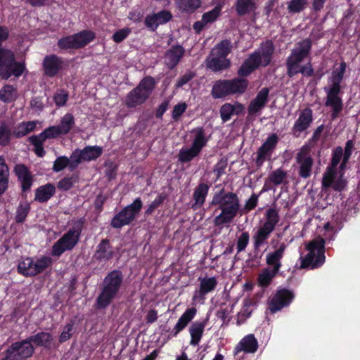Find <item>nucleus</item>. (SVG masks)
Returning a JSON list of instances; mask_svg holds the SVG:
<instances>
[{"label":"nucleus","instance_id":"1","mask_svg":"<svg viewBox=\"0 0 360 360\" xmlns=\"http://www.w3.org/2000/svg\"><path fill=\"white\" fill-rule=\"evenodd\" d=\"M346 70V63L342 62L339 68L335 69L328 79V83L323 90L326 94L325 105L331 110L333 119L338 117L343 109L341 82Z\"/></svg>","mask_w":360,"mask_h":360},{"label":"nucleus","instance_id":"2","mask_svg":"<svg viewBox=\"0 0 360 360\" xmlns=\"http://www.w3.org/2000/svg\"><path fill=\"white\" fill-rule=\"evenodd\" d=\"M311 48V41L309 39L297 42L286 60L288 75L290 77L298 73L310 77L314 74V69L310 63L302 65V61L307 58Z\"/></svg>","mask_w":360,"mask_h":360},{"label":"nucleus","instance_id":"3","mask_svg":"<svg viewBox=\"0 0 360 360\" xmlns=\"http://www.w3.org/2000/svg\"><path fill=\"white\" fill-rule=\"evenodd\" d=\"M342 156V148L336 147L333 151L330 165L323 174L322 179V191L328 193L330 189L341 192L347 186V180L344 179V170L338 167Z\"/></svg>","mask_w":360,"mask_h":360},{"label":"nucleus","instance_id":"4","mask_svg":"<svg viewBox=\"0 0 360 360\" xmlns=\"http://www.w3.org/2000/svg\"><path fill=\"white\" fill-rule=\"evenodd\" d=\"M211 204L218 205L221 210V213L214 219V223L217 226L231 222L240 209V202L237 195L231 192L224 193V191L213 196Z\"/></svg>","mask_w":360,"mask_h":360},{"label":"nucleus","instance_id":"5","mask_svg":"<svg viewBox=\"0 0 360 360\" xmlns=\"http://www.w3.org/2000/svg\"><path fill=\"white\" fill-rule=\"evenodd\" d=\"M274 47L273 43L267 41L262 44L260 48L247 58L238 71L240 77L251 74L259 65L266 66L271 60Z\"/></svg>","mask_w":360,"mask_h":360},{"label":"nucleus","instance_id":"6","mask_svg":"<svg viewBox=\"0 0 360 360\" xmlns=\"http://www.w3.org/2000/svg\"><path fill=\"white\" fill-rule=\"evenodd\" d=\"M122 280V274L117 270H114L106 276L101 292L96 300L98 308H105L116 297Z\"/></svg>","mask_w":360,"mask_h":360},{"label":"nucleus","instance_id":"7","mask_svg":"<svg viewBox=\"0 0 360 360\" xmlns=\"http://www.w3.org/2000/svg\"><path fill=\"white\" fill-rule=\"evenodd\" d=\"M83 230V221H75L71 228L52 246L51 255L60 257L67 251L72 250L79 241Z\"/></svg>","mask_w":360,"mask_h":360},{"label":"nucleus","instance_id":"8","mask_svg":"<svg viewBox=\"0 0 360 360\" xmlns=\"http://www.w3.org/2000/svg\"><path fill=\"white\" fill-rule=\"evenodd\" d=\"M155 85V82L153 77L143 78L139 85L127 95L125 105L128 108H134L143 104L151 94Z\"/></svg>","mask_w":360,"mask_h":360},{"label":"nucleus","instance_id":"9","mask_svg":"<svg viewBox=\"0 0 360 360\" xmlns=\"http://www.w3.org/2000/svg\"><path fill=\"white\" fill-rule=\"evenodd\" d=\"M25 69V64L15 60L14 53L9 49L0 50V75L7 79L12 75L20 77Z\"/></svg>","mask_w":360,"mask_h":360},{"label":"nucleus","instance_id":"10","mask_svg":"<svg viewBox=\"0 0 360 360\" xmlns=\"http://www.w3.org/2000/svg\"><path fill=\"white\" fill-rule=\"evenodd\" d=\"M307 250L309 252L308 254L304 257H302V268L315 269L324 263V240L323 239H317L309 243Z\"/></svg>","mask_w":360,"mask_h":360},{"label":"nucleus","instance_id":"11","mask_svg":"<svg viewBox=\"0 0 360 360\" xmlns=\"http://www.w3.org/2000/svg\"><path fill=\"white\" fill-rule=\"evenodd\" d=\"M52 262L49 257H41L37 259L25 257L19 262L18 271L25 276H33L46 269Z\"/></svg>","mask_w":360,"mask_h":360},{"label":"nucleus","instance_id":"12","mask_svg":"<svg viewBox=\"0 0 360 360\" xmlns=\"http://www.w3.org/2000/svg\"><path fill=\"white\" fill-rule=\"evenodd\" d=\"M143 206L141 198H136L134 202L126 206L122 211L116 214L111 221V226L119 229L131 223L139 212Z\"/></svg>","mask_w":360,"mask_h":360},{"label":"nucleus","instance_id":"13","mask_svg":"<svg viewBox=\"0 0 360 360\" xmlns=\"http://www.w3.org/2000/svg\"><path fill=\"white\" fill-rule=\"evenodd\" d=\"M102 154V148L99 146H86L82 150L77 149L72 153V165L73 168L82 162H89L97 159Z\"/></svg>","mask_w":360,"mask_h":360},{"label":"nucleus","instance_id":"14","mask_svg":"<svg viewBox=\"0 0 360 360\" xmlns=\"http://www.w3.org/2000/svg\"><path fill=\"white\" fill-rule=\"evenodd\" d=\"M278 142V136L276 134H272L258 148L255 160V163L257 167H260L265 161L271 160Z\"/></svg>","mask_w":360,"mask_h":360},{"label":"nucleus","instance_id":"15","mask_svg":"<svg viewBox=\"0 0 360 360\" xmlns=\"http://www.w3.org/2000/svg\"><path fill=\"white\" fill-rule=\"evenodd\" d=\"M34 348L31 345V341L27 340L22 342L14 343L11 348L7 350L5 360H23L32 356Z\"/></svg>","mask_w":360,"mask_h":360},{"label":"nucleus","instance_id":"16","mask_svg":"<svg viewBox=\"0 0 360 360\" xmlns=\"http://www.w3.org/2000/svg\"><path fill=\"white\" fill-rule=\"evenodd\" d=\"M294 298L293 293L286 289L278 290L269 301V309L271 313H276L283 307L288 306Z\"/></svg>","mask_w":360,"mask_h":360},{"label":"nucleus","instance_id":"17","mask_svg":"<svg viewBox=\"0 0 360 360\" xmlns=\"http://www.w3.org/2000/svg\"><path fill=\"white\" fill-rule=\"evenodd\" d=\"M299 165V174L302 178H308L311 174L313 159L307 147H302L296 157Z\"/></svg>","mask_w":360,"mask_h":360},{"label":"nucleus","instance_id":"18","mask_svg":"<svg viewBox=\"0 0 360 360\" xmlns=\"http://www.w3.org/2000/svg\"><path fill=\"white\" fill-rule=\"evenodd\" d=\"M312 120V110L310 108L301 110L292 128V135L295 137L300 136L302 132L310 127Z\"/></svg>","mask_w":360,"mask_h":360},{"label":"nucleus","instance_id":"19","mask_svg":"<svg viewBox=\"0 0 360 360\" xmlns=\"http://www.w3.org/2000/svg\"><path fill=\"white\" fill-rule=\"evenodd\" d=\"M63 65V60L54 54L46 56L43 60L44 74L50 77L56 76Z\"/></svg>","mask_w":360,"mask_h":360},{"label":"nucleus","instance_id":"20","mask_svg":"<svg viewBox=\"0 0 360 360\" xmlns=\"http://www.w3.org/2000/svg\"><path fill=\"white\" fill-rule=\"evenodd\" d=\"M172 13L166 10L148 15L145 18L146 26L151 31H155L160 25L165 24L172 19Z\"/></svg>","mask_w":360,"mask_h":360},{"label":"nucleus","instance_id":"21","mask_svg":"<svg viewBox=\"0 0 360 360\" xmlns=\"http://www.w3.org/2000/svg\"><path fill=\"white\" fill-rule=\"evenodd\" d=\"M269 90L268 88H262L252 99L248 106V110L250 115H257L266 105L268 101Z\"/></svg>","mask_w":360,"mask_h":360},{"label":"nucleus","instance_id":"22","mask_svg":"<svg viewBox=\"0 0 360 360\" xmlns=\"http://www.w3.org/2000/svg\"><path fill=\"white\" fill-rule=\"evenodd\" d=\"M258 349V342L253 334H248L243 337L234 348V355L241 352L245 353H255Z\"/></svg>","mask_w":360,"mask_h":360},{"label":"nucleus","instance_id":"23","mask_svg":"<svg viewBox=\"0 0 360 360\" xmlns=\"http://www.w3.org/2000/svg\"><path fill=\"white\" fill-rule=\"evenodd\" d=\"M198 280L200 281L199 290L195 291L193 300H197L198 297H203L206 294L213 291L217 285L215 277H200Z\"/></svg>","mask_w":360,"mask_h":360},{"label":"nucleus","instance_id":"24","mask_svg":"<svg viewBox=\"0 0 360 360\" xmlns=\"http://www.w3.org/2000/svg\"><path fill=\"white\" fill-rule=\"evenodd\" d=\"M286 245L285 243H281L278 248L275 251L270 252L266 256V262L271 269L278 272L281 267V259L283 257Z\"/></svg>","mask_w":360,"mask_h":360},{"label":"nucleus","instance_id":"25","mask_svg":"<svg viewBox=\"0 0 360 360\" xmlns=\"http://www.w3.org/2000/svg\"><path fill=\"white\" fill-rule=\"evenodd\" d=\"M185 53L184 49L180 46H173L165 53V62L169 69H173L179 63Z\"/></svg>","mask_w":360,"mask_h":360},{"label":"nucleus","instance_id":"26","mask_svg":"<svg viewBox=\"0 0 360 360\" xmlns=\"http://www.w3.org/2000/svg\"><path fill=\"white\" fill-rule=\"evenodd\" d=\"M210 186L204 182L200 183L193 190V199L194 202L191 207L193 210L200 208L205 203L208 195Z\"/></svg>","mask_w":360,"mask_h":360},{"label":"nucleus","instance_id":"27","mask_svg":"<svg viewBox=\"0 0 360 360\" xmlns=\"http://www.w3.org/2000/svg\"><path fill=\"white\" fill-rule=\"evenodd\" d=\"M14 172L20 181L22 190H29L32 184V176L28 168L22 164L17 165L14 167Z\"/></svg>","mask_w":360,"mask_h":360},{"label":"nucleus","instance_id":"28","mask_svg":"<svg viewBox=\"0 0 360 360\" xmlns=\"http://www.w3.org/2000/svg\"><path fill=\"white\" fill-rule=\"evenodd\" d=\"M274 230L260 224L256 229L252 236L253 245L255 249H259L266 244Z\"/></svg>","mask_w":360,"mask_h":360},{"label":"nucleus","instance_id":"29","mask_svg":"<svg viewBox=\"0 0 360 360\" xmlns=\"http://www.w3.org/2000/svg\"><path fill=\"white\" fill-rule=\"evenodd\" d=\"M114 252L110 245L109 240L103 239L96 247L94 257L101 262H105L110 259Z\"/></svg>","mask_w":360,"mask_h":360},{"label":"nucleus","instance_id":"30","mask_svg":"<svg viewBox=\"0 0 360 360\" xmlns=\"http://www.w3.org/2000/svg\"><path fill=\"white\" fill-rule=\"evenodd\" d=\"M207 68L214 72L221 71L227 69L230 66V61L219 56H214L211 51L210 56L206 59Z\"/></svg>","mask_w":360,"mask_h":360},{"label":"nucleus","instance_id":"31","mask_svg":"<svg viewBox=\"0 0 360 360\" xmlns=\"http://www.w3.org/2000/svg\"><path fill=\"white\" fill-rule=\"evenodd\" d=\"M191 134L193 139L191 146L200 152L209 139L205 129L202 127H196L191 131Z\"/></svg>","mask_w":360,"mask_h":360},{"label":"nucleus","instance_id":"32","mask_svg":"<svg viewBox=\"0 0 360 360\" xmlns=\"http://www.w3.org/2000/svg\"><path fill=\"white\" fill-rule=\"evenodd\" d=\"M205 327V321H195L192 323L189 328L191 335L190 345L196 346L199 344Z\"/></svg>","mask_w":360,"mask_h":360},{"label":"nucleus","instance_id":"33","mask_svg":"<svg viewBox=\"0 0 360 360\" xmlns=\"http://www.w3.org/2000/svg\"><path fill=\"white\" fill-rule=\"evenodd\" d=\"M38 123V121L22 122L13 128V134L16 138L23 137L34 131Z\"/></svg>","mask_w":360,"mask_h":360},{"label":"nucleus","instance_id":"34","mask_svg":"<svg viewBox=\"0 0 360 360\" xmlns=\"http://www.w3.org/2000/svg\"><path fill=\"white\" fill-rule=\"evenodd\" d=\"M229 79L217 81L212 89V95L214 98H220L231 95Z\"/></svg>","mask_w":360,"mask_h":360},{"label":"nucleus","instance_id":"35","mask_svg":"<svg viewBox=\"0 0 360 360\" xmlns=\"http://www.w3.org/2000/svg\"><path fill=\"white\" fill-rule=\"evenodd\" d=\"M278 221V210L276 207H269L265 211L264 220L260 224L274 231Z\"/></svg>","mask_w":360,"mask_h":360},{"label":"nucleus","instance_id":"36","mask_svg":"<svg viewBox=\"0 0 360 360\" xmlns=\"http://www.w3.org/2000/svg\"><path fill=\"white\" fill-rule=\"evenodd\" d=\"M196 309L195 308L187 309L184 313L179 319L176 323L174 330V335H176L180 331H181L188 323L194 318L196 314Z\"/></svg>","mask_w":360,"mask_h":360},{"label":"nucleus","instance_id":"37","mask_svg":"<svg viewBox=\"0 0 360 360\" xmlns=\"http://www.w3.org/2000/svg\"><path fill=\"white\" fill-rule=\"evenodd\" d=\"M55 191L56 188L51 184L40 186L36 190L35 200L40 202H46L53 195Z\"/></svg>","mask_w":360,"mask_h":360},{"label":"nucleus","instance_id":"38","mask_svg":"<svg viewBox=\"0 0 360 360\" xmlns=\"http://www.w3.org/2000/svg\"><path fill=\"white\" fill-rule=\"evenodd\" d=\"M73 36L76 44V49L84 47L95 38L94 32L90 30H84L73 34Z\"/></svg>","mask_w":360,"mask_h":360},{"label":"nucleus","instance_id":"39","mask_svg":"<svg viewBox=\"0 0 360 360\" xmlns=\"http://www.w3.org/2000/svg\"><path fill=\"white\" fill-rule=\"evenodd\" d=\"M231 94H243L248 86V81L243 78H234L229 79Z\"/></svg>","mask_w":360,"mask_h":360},{"label":"nucleus","instance_id":"40","mask_svg":"<svg viewBox=\"0 0 360 360\" xmlns=\"http://www.w3.org/2000/svg\"><path fill=\"white\" fill-rule=\"evenodd\" d=\"M75 122L72 114L66 113L60 119L58 126L63 135L68 134L75 126Z\"/></svg>","mask_w":360,"mask_h":360},{"label":"nucleus","instance_id":"41","mask_svg":"<svg viewBox=\"0 0 360 360\" xmlns=\"http://www.w3.org/2000/svg\"><path fill=\"white\" fill-rule=\"evenodd\" d=\"M287 177V172L281 168L276 169L271 172L266 181L265 185L267 184H272L275 186L283 184Z\"/></svg>","mask_w":360,"mask_h":360},{"label":"nucleus","instance_id":"42","mask_svg":"<svg viewBox=\"0 0 360 360\" xmlns=\"http://www.w3.org/2000/svg\"><path fill=\"white\" fill-rule=\"evenodd\" d=\"M255 8V3L252 0H237L236 4V9L239 15H244Z\"/></svg>","mask_w":360,"mask_h":360},{"label":"nucleus","instance_id":"43","mask_svg":"<svg viewBox=\"0 0 360 360\" xmlns=\"http://www.w3.org/2000/svg\"><path fill=\"white\" fill-rule=\"evenodd\" d=\"M278 272L271 269V268L264 269L258 276V283L263 287L268 286L275 277Z\"/></svg>","mask_w":360,"mask_h":360},{"label":"nucleus","instance_id":"44","mask_svg":"<svg viewBox=\"0 0 360 360\" xmlns=\"http://www.w3.org/2000/svg\"><path fill=\"white\" fill-rule=\"evenodd\" d=\"M200 5V0H179L177 2L179 8L186 13L194 12Z\"/></svg>","mask_w":360,"mask_h":360},{"label":"nucleus","instance_id":"45","mask_svg":"<svg viewBox=\"0 0 360 360\" xmlns=\"http://www.w3.org/2000/svg\"><path fill=\"white\" fill-rule=\"evenodd\" d=\"M72 155L70 158L65 156H60L58 157L53 162V170L55 172H59L64 169L65 167H68L70 171L74 170L75 168L71 167L72 165Z\"/></svg>","mask_w":360,"mask_h":360},{"label":"nucleus","instance_id":"46","mask_svg":"<svg viewBox=\"0 0 360 360\" xmlns=\"http://www.w3.org/2000/svg\"><path fill=\"white\" fill-rule=\"evenodd\" d=\"M17 98L16 89L11 85H6L0 90V100L8 103Z\"/></svg>","mask_w":360,"mask_h":360},{"label":"nucleus","instance_id":"47","mask_svg":"<svg viewBox=\"0 0 360 360\" xmlns=\"http://www.w3.org/2000/svg\"><path fill=\"white\" fill-rule=\"evenodd\" d=\"M354 150V143L352 140H349L346 142L345 149L342 148V156L341 160L342 162L340 165V169L345 170L347 163L351 158V155Z\"/></svg>","mask_w":360,"mask_h":360},{"label":"nucleus","instance_id":"48","mask_svg":"<svg viewBox=\"0 0 360 360\" xmlns=\"http://www.w3.org/2000/svg\"><path fill=\"white\" fill-rule=\"evenodd\" d=\"M200 152L191 146L189 148H181L179 154V160L181 162H188L196 157Z\"/></svg>","mask_w":360,"mask_h":360},{"label":"nucleus","instance_id":"49","mask_svg":"<svg viewBox=\"0 0 360 360\" xmlns=\"http://www.w3.org/2000/svg\"><path fill=\"white\" fill-rule=\"evenodd\" d=\"M231 42L225 40L216 45L212 50L214 56H219L226 58L231 51Z\"/></svg>","mask_w":360,"mask_h":360},{"label":"nucleus","instance_id":"50","mask_svg":"<svg viewBox=\"0 0 360 360\" xmlns=\"http://www.w3.org/2000/svg\"><path fill=\"white\" fill-rule=\"evenodd\" d=\"M60 135H63V134L61 133L57 125L51 126L44 129L39 134H38L39 138L44 141L49 139L57 138Z\"/></svg>","mask_w":360,"mask_h":360},{"label":"nucleus","instance_id":"51","mask_svg":"<svg viewBox=\"0 0 360 360\" xmlns=\"http://www.w3.org/2000/svg\"><path fill=\"white\" fill-rule=\"evenodd\" d=\"M31 342H34L37 345H46L52 340V336L50 333L46 332L39 333L29 338Z\"/></svg>","mask_w":360,"mask_h":360},{"label":"nucleus","instance_id":"52","mask_svg":"<svg viewBox=\"0 0 360 360\" xmlns=\"http://www.w3.org/2000/svg\"><path fill=\"white\" fill-rule=\"evenodd\" d=\"M29 141L34 146V150L39 157H43L45 154L43 144L45 142L39 138L38 135L32 136L29 138Z\"/></svg>","mask_w":360,"mask_h":360},{"label":"nucleus","instance_id":"53","mask_svg":"<svg viewBox=\"0 0 360 360\" xmlns=\"http://www.w3.org/2000/svg\"><path fill=\"white\" fill-rule=\"evenodd\" d=\"M221 5L219 4L212 11L205 13L202 17L203 22L208 24L215 21L221 13Z\"/></svg>","mask_w":360,"mask_h":360},{"label":"nucleus","instance_id":"54","mask_svg":"<svg viewBox=\"0 0 360 360\" xmlns=\"http://www.w3.org/2000/svg\"><path fill=\"white\" fill-rule=\"evenodd\" d=\"M30 205L27 202L20 203L19 206L18 207L15 215L16 222H22L27 217V215L30 212Z\"/></svg>","mask_w":360,"mask_h":360},{"label":"nucleus","instance_id":"55","mask_svg":"<svg viewBox=\"0 0 360 360\" xmlns=\"http://www.w3.org/2000/svg\"><path fill=\"white\" fill-rule=\"evenodd\" d=\"M58 45L63 49H76V44L73 34L61 38L58 41Z\"/></svg>","mask_w":360,"mask_h":360},{"label":"nucleus","instance_id":"56","mask_svg":"<svg viewBox=\"0 0 360 360\" xmlns=\"http://www.w3.org/2000/svg\"><path fill=\"white\" fill-rule=\"evenodd\" d=\"M77 181V176L65 177L58 183V188L62 191H68L70 189Z\"/></svg>","mask_w":360,"mask_h":360},{"label":"nucleus","instance_id":"57","mask_svg":"<svg viewBox=\"0 0 360 360\" xmlns=\"http://www.w3.org/2000/svg\"><path fill=\"white\" fill-rule=\"evenodd\" d=\"M307 0H291L288 6V9L290 13H299L302 11L305 5Z\"/></svg>","mask_w":360,"mask_h":360},{"label":"nucleus","instance_id":"58","mask_svg":"<svg viewBox=\"0 0 360 360\" xmlns=\"http://www.w3.org/2000/svg\"><path fill=\"white\" fill-rule=\"evenodd\" d=\"M68 94L64 90H58L53 96V100L58 107L64 106L68 98Z\"/></svg>","mask_w":360,"mask_h":360},{"label":"nucleus","instance_id":"59","mask_svg":"<svg viewBox=\"0 0 360 360\" xmlns=\"http://www.w3.org/2000/svg\"><path fill=\"white\" fill-rule=\"evenodd\" d=\"M11 131L5 124H0V145L6 146L8 144L11 138Z\"/></svg>","mask_w":360,"mask_h":360},{"label":"nucleus","instance_id":"60","mask_svg":"<svg viewBox=\"0 0 360 360\" xmlns=\"http://www.w3.org/2000/svg\"><path fill=\"white\" fill-rule=\"evenodd\" d=\"M250 240V235L248 232H243L238 238L236 248L237 252H240L243 251L247 247Z\"/></svg>","mask_w":360,"mask_h":360},{"label":"nucleus","instance_id":"61","mask_svg":"<svg viewBox=\"0 0 360 360\" xmlns=\"http://www.w3.org/2000/svg\"><path fill=\"white\" fill-rule=\"evenodd\" d=\"M74 332V323L71 322L68 323L64 328L60 335L59 341L64 342L69 340L72 335Z\"/></svg>","mask_w":360,"mask_h":360},{"label":"nucleus","instance_id":"62","mask_svg":"<svg viewBox=\"0 0 360 360\" xmlns=\"http://www.w3.org/2000/svg\"><path fill=\"white\" fill-rule=\"evenodd\" d=\"M220 115L223 122H225L229 121L231 119V115H233L232 104L226 103L223 105L220 109Z\"/></svg>","mask_w":360,"mask_h":360},{"label":"nucleus","instance_id":"63","mask_svg":"<svg viewBox=\"0 0 360 360\" xmlns=\"http://www.w3.org/2000/svg\"><path fill=\"white\" fill-rule=\"evenodd\" d=\"M131 32V30L129 27L119 30L112 35V39L116 43H120L125 39Z\"/></svg>","mask_w":360,"mask_h":360},{"label":"nucleus","instance_id":"64","mask_svg":"<svg viewBox=\"0 0 360 360\" xmlns=\"http://www.w3.org/2000/svg\"><path fill=\"white\" fill-rule=\"evenodd\" d=\"M165 196L162 195H158L155 200L150 202V204L148 205L146 213L147 214H152L155 209H157L165 200Z\"/></svg>","mask_w":360,"mask_h":360}]
</instances>
